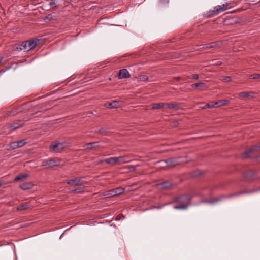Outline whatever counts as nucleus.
<instances>
[{"label": "nucleus", "mask_w": 260, "mask_h": 260, "mask_svg": "<svg viewBox=\"0 0 260 260\" xmlns=\"http://www.w3.org/2000/svg\"><path fill=\"white\" fill-rule=\"evenodd\" d=\"M2 185V183L0 182V187Z\"/></svg>", "instance_id": "nucleus-41"}, {"label": "nucleus", "mask_w": 260, "mask_h": 260, "mask_svg": "<svg viewBox=\"0 0 260 260\" xmlns=\"http://www.w3.org/2000/svg\"><path fill=\"white\" fill-rule=\"evenodd\" d=\"M130 75L129 72L126 69H123L119 71L118 74V78L119 79H123L129 77Z\"/></svg>", "instance_id": "nucleus-7"}, {"label": "nucleus", "mask_w": 260, "mask_h": 260, "mask_svg": "<svg viewBox=\"0 0 260 260\" xmlns=\"http://www.w3.org/2000/svg\"><path fill=\"white\" fill-rule=\"evenodd\" d=\"M29 207V205L27 203H24L22 204L17 207V210H23L26 209H28Z\"/></svg>", "instance_id": "nucleus-20"}, {"label": "nucleus", "mask_w": 260, "mask_h": 260, "mask_svg": "<svg viewBox=\"0 0 260 260\" xmlns=\"http://www.w3.org/2000/svg\"><path fill=\"white\" fill-rule=\"evenodd\" d=\"M254 79H259L260 78V74H254Z\"/></svg>", "instance_id": "nucleus-33"}, {"label": "nucleus", "mask_w": 260, "mask_h": 260, "mask_svg": "<svg viewBox=\"0 0 260 260\" xmlns=\"http://www.w3.org/2000/svg\"><path fill=\"white\" fill-rule=\"evenodd\" d=\"M215 103H216V102H212L210 103H209V105L210 106H212V108L217 107V105L215 104Z\"/></svg>", "instance_id": "nucleus-30"}, {"label": "nucleus", "mask_w": 260, "mask_h": 260, "mask_svg": "<svg viewBox=\"0 0 260 260\" xmlns=\"http://www.w3.org/2000/svg\"><path fill=\"white\" fill-rule=\"evenodd\" d=\"M58 146V143L54 142L52 145H51L49 147L50 149L56 152H58L57 147Z\"/></svg>", "instance_id": "nucleus-19"}, {"label": "nucleus", "mask_w": 260, "mask_h": 260, "mask_svg": "<svg viewBox=\"0 0 260 260\" xmlns=\"http://www.w3.org/2000/svg\"><path fill=\"white\" fill-rule=\"evenodd\" d=\"M120 106V103L119 101H113L112 102H110L107 104H106L107 107H110L111 108H117Z\"/></svg>", "instance_id": "nucleus-14"}, {"label": "nucleus", "mask_w": 260, "mask_h": 260, "mask_svg": "<svg viewBox=\"0 0 260 260\" xmlns=\"http://www.w3.org/2000/svg\"><path fill=\"white\" fill-rule=\"evenodd\" d=\"M38 41V40H32L25 41L22 42L21 44H16L14 49L17 50L28 51L36 46Z\"/></svg>", "instance_id": "nucleus-1"}, {"label": "nucleus", "mask_w": 260, "mask_h": 260, "mask_svg": "<svg viewBox=\"0 0 260 260\" xmlns=\"http://www.w3.org/2000/svg\"><path fill=\"white\" fill-rule=\"evenodd\" d=\"M17 143L18 145V148H19L23 146L26 143V142L25 140H22L19 141H17Z\"/></svg>", "instance_id": "nucleus-22"}, {"label": "nucleus", "mask_w": 260, "mask_h": 260, "mask_svg": "<svg viewBox=\"0 0 260 260\" xmlns=\"http://www.w3.org/2000/svg\"><path fill=\"white\" fill-rule=\"evenodd\" d=\"M51 18V16L49 15L47 17H46V18L44 19L45 21H46L47 19L50 20Z\"/></svg>", "instance_id": "nucleus-34"}, {"label": "nucleus", "mask_w": 260, "mask_h": 260, "mask_svg": "<svg viewBox=\"0 0 260 260\" xmlns=\"http://www.w3.org/2000/svg\"><path fill=\"white\" fill-rule=\"evenodd\" d=\"M140 80L142 81H146L148 80V78L145 76H142L140 77Z\"/></svg>", "instance_id": "nucleus-31"}, {"label": "nucleus", "mask_w": 260, "mask_h": 260, "mask_svg": "<svg viewBox=\"0 0 260 260\" xmlns=\"http://www.w3.org/2000/svg\"><path fill=\"white\" fill-rule=\"evenodd\" d=\"M222 80H223V81L226 82H230L231 81V78L229 76H226V77H224L223 78Z\"/></svg>", "instance_id": "nucleus-28"}, {"label": "nucleus", "mask_w": 260, "mask_h": 260, "mask_svg": "<svg viewBox=\"0 0 260 260\" xmlns=\"http://www.w3.org/2000/svg\"><path fill=\"white\" fill-rule=\"evenodd\" d=\"M212 108V106H210L209 105V103H208V104H206L203 107V109H205V108Z\"/></svg>", "instance_id": "nucleus-32"}, {"label": "nucleus", "mask_w": 260, "mask_h": 260, "mask_svg": "<svg viewBox=\"0 0 260 260\" xmlns=\"http://www.w3.org/2000/svg\"><path fill=\"white\" fill-rule=\"evenodd\" d=\"M172 186V184L171 182L167 181L163 182L162 183H160L158 184V187L162 189H168L170 188Z\"/></svg>", "instance_id": "nucleus-15"}, {"label": "nucleus", "mask_w": 260, "mask_h": 260, "mask_svg": "<svg viewBox=\"0 0 260 260\" xmlns=\"http://www.w3.org/2000/svg\"><path fill=\"white\" fill-rule=\"evenodd\" d=\"M162 2H168V0H161Z\"/></svg>", "instance_id": "nucleus-38"}, {"label": "nucleus", "mask_w": 260, "mask_h": 260, "mask_svg": "<svg viewBox=\"0 0 260 260\" xmlns=\"http://www.w3.org/2000/svg\"><path fill=\"white\" fill-rule=\"evenodd\" d=\"M73 191H74L75 193H80V192H81V191L79 190V189H75V190H73Z\"/></svg>", "instance_id": "nucleus-36"}, {"label": "nucleus", "mask_w": 260, "mask_h": 260, "mask_svg": "<svg viewBox=\"0 0 260 260\" xmlns=\"http://www.w3.org/2000/svg\"><path fill=\"white\" fill-rule=\"evenodd\" d=\"M228 9V4L218 5L214 8V11L222 12Z\"/></svg>", "instance_id": "nucleus-11"}, {"label": "nucleus", "mask_w": 260, "mask_h": 260, "mask_svg": "<svg viewBox=\"0 0 260 260\" xmlns=\"http://www.w3.org/2000/svg\"><path fill=\"white\" fill-rule=\"evenodd\" d=\"M252 94V92H242L239 93V95L242 98H248Z\"/></svg>", "instance_id": "nucleus-21"}, {"label": "nucleus", "mask_w": 260, "mask_h": 260, "mask_svg": "<svg viewBox=\"0 0 260 260\" xmlns=\"http://www.w3.org/2000/svg\"><path fill=\"white\" fill-rule=\"evenodd\" d=\"M183 198H184L183 197H181V200H183Z\"/></svg>", "instance_id": "nucleus-40"}, {"label": "nucleus", "mask_w": 260, "mask_h": 260, "mask_svg": "<svg viewBox=\"0 0 260 260\" xmlns=\"http://www.w3.org/2000/svg\"><path fill=\"white\" fill-rule=\"evenodd\" d=\"M229 103V101L227 100H220L216 102L215 104L217 105V107H220L224 105H226Z\"/></svg>", "instance_id": "nucleus-18"}, {"label": "nucleus", "mask_w": 260, "mask_h": 260, "mask_svg": "<svg viewBox=\"0 0 260 260\" xmlns=\"http://www.w3.org/2000/svg\"><path fill=\"white\" fill-rule=\"evenodd\" d=\"M124 189L122 187H118L105 192L103 196L106 198H109L121 194L123 192Z\"/></svg>", "instance_id": "nucleus-4"}, {"label": "nucleus", "mask_w": 260, "mask_h": 260, "mask_svg": "<svg viewBox=\"0 0 260 260\" xmlns=\"http://www.w3.org/2000/svg\"><path fill=\"white\" fill-rule=\"evenodd\" d=\"M126 156L120 157H113L107 158L104 160L105 162L111 165H119L126 163L129 161L127 160Z\"/></svg>", "instance_id": "nucleus-2"}, {"label": "nucleus", "mask_w": 260, "mask_h": 260, "mask_svg": "<svg viewBox=\"0 0 260 260\" xmlns=\"http://www.w3.org/2000/svg\"><path fill=\"white\" fill-rule=\"evenodd\" d=\"M65 147L64 143H58V146L57 147L58 152L63 149Z\"/></svg>", "instance_id": "nucleus-25"}, {"label": "nucleus", "mask_w": 260, "mask_h": 260, "mask_svg": "<svg viewBox=\"0 0 260 260\" xmlns=\"http://www.w3.org/2000/svg\"><path fill=\"white\" fill-rule=\"evenodd\" d=\"M256 150V147H253L250 149V151H254Z\"/></svg>", "instance_id": "nucleus-37"}, {"label": "nucleus", "mask_w": 260, "mask_h": 260, "mask_svg": "<svg viewBox=\"0 0 260 260\" xmlns=\"http://www.w3.org/2000/svg\"><path fill=\"white\" fill-rule=\"evenodd\" d=\"M34 184L31 182H25L20 185V188L23 190L30 189L32 188Z\"/></svg>", "instance_id": "nucleus-9"}, {"label": "nucleus", "mask_w": 260, "mask_h": 260, "mask_svg": "<svg viewBox=\"0 0 260 260\" xmlns=\"http://www.w3.org/2000/svg\"><path fill=\"white\" fill-rule=\"evenodd\" d=\"M60 160L57 158H51L48 160H43L42 166L46 168H53L60 165Z\"/></svg>", "instance_id": "nucleus-3"}, {"label": "nucleus", "mask_w": 260, "mask_h": 260, "mask_svg": "<svg viewBox=\"0 0 260 260\" xmlns=\"http://www.w3.org/2000/svg\"><path fill=\"white\" fill-rule=\"evenodd\" d=\"M199 75L198 74H193L192 75H191V76L190 77H188V78H190V79H198L199 78Z\"/></svg>", "instance_id": "nucleus-29"}, {"label": "nucleus", "mask_w": 260, "mask_h": 260, "mask_svg": "<svg viewBox=\"0 0 260 260\" xmlns=\"http://www.w3.org/2000/svg\"><path fill=\"white\" fill-rule=\"evenodd\" d=\"M228 9V4L218 5L214 8V11L222 12Z\"/></svg>", "instance_id": "nucleus-12"}, {"label": "nucleus", "mask_w": 260, "mask_h": 260, "mask_svg": "<svg viewBox=\"0 0 260 260\" xmlns=\"http://www.w3.org/2000/svg\"><path fill=\"white\" fill-rule=\"evenodd\" d=\"M18 145L17 144V141L13 142L10 144V148H11L12 149H15L18 148Z\"/></svg>", "instance_id": "nucleus-23"}, {"label": "nucleus", "mask_w": 260, "mask_h": 260, "mask_svg": "<svg viewBox=\"0 0 260 260\" xmlns=\"http://www.w3.org/2000/svg\"><path fill=\"white\" fill-rule=\"evenodd\" d=\"M187 208V205H182L179 206H176L174 207L175 209H186Z\"/></svg>", "instance_id": "nucleus-24"}, {"label": "nucleus", "mask_w": 260, "mask_h": 260, "mask_svg": "<svg viewBox=\"0 0 260 260\" xmlns=\"http://www.w3.org/2000/svg\"><path fill=\"white\" fill-rule=\"evenodd\" d=\"M176 79L179 80H180V77H177V78H176Z\"/></svg>", "instance_id": "nucleus-39"}, {"label": "nucleus", "mask_w": 260, "mask_h": 260, "mask_svg": "<svg viewBox=\"0 0 260 260\" xmlns=\"http://www.w3.org/2000/svg\"><path fill=\"white\" fill-rule=\"evenodd\" d=\"M151 108L153 109H159L164 108L165 109V103H154L150 106Z\"/></svg>", "instance_id": "nucleus-10"}, {"label": "nucleus", "mask_w": 260, "mask_h": 260, "mask_svg": "<svg viewBox=\"0 0 260 260\" xmlns=\"http://www.w3.org/2000/svg\"><path fill=\"white\" fill-rule=\"evenodd\" d=\"M29 176L28 174H20L17 176L14 179V181H18L20 180L24 179Z\"/></svg>", "instance_id": "nucleus-17"}, {"label": "nucleus", "mask_w": 260, "mask_h": 260, "mask_svg": "<svg viewBox=\"0 0 260 260\" xmlns=\"http://www.w3.org/2000/svg\"><path fill=\"white\" fill-rule=\"evenodd\" d=\"M21 125H19L18 123H14L10 126L11 130L13 131L16 129L18 127H20Z\"/></svg>", "instance_id": "nucleus-27"}, {"label": "nucleus", "mask_w": 260, "mask_h": 260, "mask_svg": "<svg viewBox=\"0 0 260 260\" xmlns=\"http://www.w3.org/2000/svg\"><path fill=\"white\" fill-rule=\"evenodd\" d=\"M179 105L175 104L165 103V109H175L177 110L179 108Z\"/></svg>", "instance_id": "nucleus-16"}, {"label": "nucleus", "mask_w": 260, "mask_h": 260, "mask_svg": "<svg viewBox=\"0 0 260 260\" xmlns=\"http://www.w3.org/2000/svg\"><path fill=\"white\" fill-rule=\"evenodd\" d=\"M218 43L217 42H212L210 44H208L206 46V48H210L215 47L217 45Z\"/></svg>", "instance_id": "nucleus-26"}, {"label": "nucleus", "mask_w": 260, "mask_h": 260, "mask_svg": "<svg viewBox=\"0 0 260 260\" xmlns=\"http://www.w3.org/2000/svg\"><path fill=\"white\" fill-rule=\"evenodd\" d=\"M160 163L165 164L168 167H173L179 164L178 159L176 158H171L167 160H163L159 161Z\"/></svg>", "instance_id": "nucleus-5"}, {"label": "nucleus", "mask_w": 260, "mask_h": 260, "mask_svg": "<svg viewBox=\"0 0 260 260\" xmlns=\"http://www.w3.org/2000/svg\"><path fill=\"white\" fill-rule=\"evenodd\" d=\"M67 183L71 186L82 185L84 184V181L82 178H76L69 180Z\"/></svg>", "instance_id": "nucleus-6"}, {"label": "nucleus", "mask_w": 260, "mask_h": 260, "mask_svg": "<svg viewBox=\"0 0 260 260\" xmlns=\"http://www.w3.org/2000/svg\"><path fill=\"white\" fill-rule=\"evenodd\" d=\"M191 86L192 87H199V89L201 91L206 90L207 87H206L205 84L203 82H199L195 84H193Z\"/></svg>", "instance_id": "nucleus-8"}, {"label": "nucleus", "mask_w": 260, "mask_h": 260, "mask_svg": "<svg viewBox=\"0 0 260 260\" xmlns=\"http://www.w3.org/2000/svg\"><path fill=\"white\" fill-rule=\"evenodd\" d=\"M248 77H249V79H254V74L249 75L248 76Z\"/></svg>", "instance_id": "nucleus-35"}, {"label": "nucleus", "mask_w": 260, "mask_h": 260, "mask_svg": "<svg viewBox=\"0 0 260 260\" xmlns=\"http://www.w3.org/2000/svg\"><path fill=\"white\" fill-rule=\"evenodd\" d=\"M98 142H92V143H89L86 144L84 146L85 149H91L93 148H96L99 146Z\"/></svg>", "instance_id": "nucleus-13"}]
</instances>
